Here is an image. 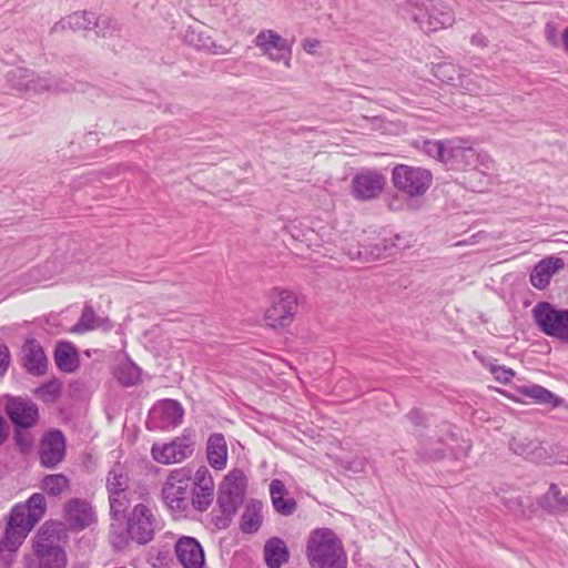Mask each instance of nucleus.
<instances>
[{
	"instance_id": "0eeeda50",
	"label": "nucleus",
	"mask_w": 568,
	"mask_h": 568,
	"mask_svg": "<svg viewBox=\"0 0 568 568\" xmlns=\"http://www.w3.org/2000/svg\"><path fill=\"white\" fill-rule=\"evenodd\" d=\"M405 246L406 242L398 234L388 239H381L376 236L369 242L364 240L363 243L361 242L355 246H349L346 250V254L353 261L371 262L382 257L392 256Z\"/></svg>"
},
{
	"instance_id": "c03bdc74",
	"label": "nucleus",
	"mask_w": 568,
	"mask_h": 568,
	"mask_svg": "<svg viewBox=\"0 0 568 568\" xmlns=\"http://www.w3.org/2000/svg\"><path fill=\"white\" fill-rule=\"evenodd\" d=\"M489 372L494 376V378L501 384L509 383L511 378L515 376V372L511 368L498 364H491L489 367Z\"/></svg>"
},
{
	"instance_id": "603ef678",
	"label": "nucleus",
	"mask_w": 568,
	"mask_h": 568,
	"mask_svg": "<svg viewBox=\"0 0 568 568\" xmlns=\"http://www.w3.org/2000/svg\"><path fill=\"white\" fill-rule=\"evenodd\" d=\"M470 41L474 45L481 47V48L486 47L488 43L487 38L481 33L474 34L471 37Z\"/></svg>"
},
{
	"instance_id": "f257e3e1",
	"label": "nucleus",
	"mask_w": 568,
	"mask_h": 568,
	"mask_svg": "<svg viewBox=\"0 0 568 568\" xmlns=\"http://www.w3.org/2000/svg\"><path fill=\"white\" fill-rule=\"evenodd\" d=\"M65 537L61 523H45L33 540L32 552L26 556V568H67Z\"/></svg>"
},
{
	"instance_id": "6e6552de",
	"label": "nucleus",
	"mask_w": 568,
	"mask_h": 568,
	"mask_svg": "<svg viewBox=\"0 0 568 568\" xmlns=\"http://www.w3.org/2000/svg\"><path fill=\"white\" fill-rule=\"evenodd\" d=\"M532 314L535 323L545 335L568 343V308H556L548 302H539Z\"/></svg>"
},
{
	"instance_id": "13d9d810",
	"label": "nucleus",
	"mask_w": 568,
	"mask_h": 568,
	"mask_svg": "<svg viewBox=\"0 0 568 568\" xmlns=\"http://www.w3.org/2000/svg\"><path fill=\"white\" fill-rule=\"evenodd\" d=\"M557 507H561L562 513H568V498L566 504H559Z\"/></svg>"
},
{
	"instance_id": "49530a36",
	"label": "nucleus",
	"mask_w": 568,
	"mask_h": 568,
	"mask_svg": "<svg viewBox=\"0 0 568 568\" xmlns=\"http://www.w3.org/2000/svg\"><path fill=\"white\" fill-rule=\"evenodd\" d=\"M406 417L408 418V420L415 425V426H425L426 425V416L424 415V413L418 409V408H414L412 409L407 415Z\"/></svg>"
},
{
	"instance_id": "a18cd8bd",
	"label": "nucleus",
	"mask_w": 568,
	"mask_h": 568,
	"mask_svg": "<svg viewBox=\"0 0 568 568\" xmlns=\"http://www.w3.org/2000/svg\"><path fill=\"white\" fill-rule=\"evenodd\" d=\"M129 535L128 532H111L110 535V540H111V544L113 546L114 549L119 550V551H123L128 548L129 546Z\"/></svg>"
},
{
	"instance_id": "bb28decb",
	"label": "nucleus",
	"mask_w": 568,
	"mask_h": 568,
	"mask_svg": "<svg viewBox=\"0 0 568 568\" xmlns=\"http://www.w3.org/2000/svg\"><path fill=\"white\" fill-rule=\"evenodd\" d=\"M93 23V12L90 11H81L74 12L62 18L60 21L55 22L51 28V33L61 32L65 29H70L72 31L80 30H91Z\"/></svg>"
},
{
	"instance_id": "37998d69",
	"label": "nucleus",
	"mask_w": 568,
	"mask_h": 568,
	"mask_svg": "<svg viewBox=\"0 0 568 568\" xmlns=\"http://www.w3.org/2000/svg\"><path fill=\"white\" fill-rule=\"evenodd\" d=\"M150 559L155 568H170L173 564V555L171 549L166 546L153 548L150 554Z\"/></svg>"
},
{
	"instance_id": "79ce46f5",
	"label": "nucleus",
	"mask_w": 568,
	"mask_h": 568,
	"mask_svg": "<svg viewBox=\"0 0 568 568\" xmlns=\"http://www.w3.org/2000/svg\"><path fill=\"white\" fill-rule=\"evenodd\" d=\"M92 29L98 36H112V33L116 30V22L109 16L102 14L95 17L93 13Z\"/></svg>"
},
{
	"instance_id": "9b49d317",
	"label": "nucleus",
	"mask_w": 568,
	"mask_h": 568,
	"mask_svg": "<svg viewBox=\"0 0 568 568\" xmlns=\"http://www.w3.org/2000/svg\"><path fill=\"white\" fill-rule=\"evenodd\" d=\"M6 77L8 84L18 92L41 93L49 90H69L60 88L50 77H36L32 71L24 68L11 69Z\"/></svg>"
},
{
	"instance_id": "cd10ccee",
	"label": "nucleus",
	"mask_w": 568,
	"mask_h": 568,
	"mask_svg": "<svg viewBox=\"0 0 568 568\" xmlns=\"http://www.w3.org/2000/svg\"><path fill=\"white\" fill-rule=\"evenodd\" d=\"M290 554L286 544L278 537L270 538L264 546V558L268 568H281Z\"/></svg>"
},
{
	"instance_id": "7c9ffc66",
	"label": "nucleus",
	"mask_w": 568,
	"mask_h": 568,
	"mask_svg": "<svg viewBox=\"0 0 568 568\" xmlns=\"http://www.w3.org/2000/svg\"><path fill=\"white\" fill-rule=\"evenodd\" d=\"M263 504L258 500H252L245 507L241 518V529L245 534L256 532L263 520Z\"/></svg>"
},
{
	"instance_id": "ddd939ff",
	"label": "nucleus",
	"mask_w": 568,
	"mask_h": 568,
	"mask_svg": "<svg viewBox=\"0 0 568 568\" xmlns=\"http://www.w3.org/2000/svg\"><path fill=\"white\" fill-rule=\"evenodd\" d=\"M6 414L17 428H31L39 420V409L31 399L22 397H11L6 404Z\"/></svg>"
},
{
	"instance_id": "f8f14e48",
	"label": "nucleus",
	"mask_w": 568,
	"mask_h": 568,
	"mask_svg": "<svg viewBox=\"0 0 568 568\" xmlns=\"http://www.w3.org/2000/svg\"><path fill=\"white\" fill-rule=\"evenodd\" d=\"M296 308V296L290 291L282 290L267 308L265 321L273 328L285 327L293 322Z\"/></svg>"
},
{
	"instance_id": "473e14b6",
	"label": "nucleus",
	"mask_w": 568,
	"mask_h": 568,
	"mask_svg": "<svg viewBox=\"0 0 568 568\" xmlns=\"http://www.w3.org/2000/svg\"><path fill=\"white\" fill-rule=\"evenodd\" d=\"M255 44L262 49L264 54H273V51L286 50L288 43L276 32L264 30L256 36Z\"/></svg>"
},
{
	"instance_id": "2f4dec72",
	"label": "nucleus",
	"mask_w": 568,
	"mask_h": 568,
	"mask_svg": "<svg viewBox=\"0 0 568 568\" xmlns=\"http://www.w3.org/2000/svg\"><path fill=\"white\" fill-rule=\"evenodd\" d=\"M141 369L130 358L120 362L114 369L116 381L125 386H133L140 381Z\"/></svg>"
},
{
	"instance_id": "f3484780",
	"label": "nucleus",
	"mask_w": 568,
	"mask_h": 568,
	"mask_svg": "<svg viewBox=\"0 0 568 568\" xmlns=\"http://www.w3.org/2000/svg\"><path fill=\"white\" fill-rule=\"evenodd\" d=\"M65 456V437L60 429H51L41 443L40 462L47 468L57 467Z\"/></svg>"
},
{
	"instance_id": "f704fd0d",
	"label": "nucleus",
	"mask_w": 568,
	"mask_h": 568,
	"mask_svg": "<svg viewBox=\"0 0 568 568\" xmlns=\"http://www.w3.org/2000/svg\"><path fill=\"white\" fill-rule=\"evenodd\" d=\"M568 497L561 496V491L556 484H551L549 490L541 497L540 506L548 513H562L559 504H566Z\"/></svg>"
},
{
	"instance_id": "4468645a",
	"label": "nucleus",
	"mask_w": 568,
	"mask_h": 568,
	"mask_svg": "<svg viewBox=\"0 0 568 568\" xmlns=\"http://www.w3.org/2000/svg\"><path fill=\"white\" fill-rule=\"evenodd\" d=\"M214 497V481L206 467H200L192 478L191 509L203 513L211 506Z\"/></svg>"
},
{
	"instance_id": "4be33fe9",
	"label": "nucleus",
	"mask_w": 568,
	"mask_h": 568,
	"mask_svg": "<svg viewBox=\"0 0 568 568\" xmlns=\"http://www.w3.org/2000/svg\"><path fill=\"white\" fill-rule=\"evenodd\" d=\"M516 390L536 404L549 405L552 408L561 406L564 402L562 398L538 384H521L516 387Z\"/></svg>"
},
{
	"instance_id": "864d4df0",
	"label": "nucleus",
	"mask_w": 568,
	"mask_h": 568,
	"mask_svg": "<svg viewBox=\"0 0 568 568\" xmlns=\"http://www.w3.org/2000/svg\"><path fill=\"white\" fill-rule=\"evenodd\" d=\"M8 438V432L6 427V420L0 414V446H2Z\"/></svg>"
},
{
	"instance_id": "6e6d98bb",
	"label": "nucleus",
	"mask_w": 568,
	"mask_h": 568,
	"mask_svg": "<svg viewBox=\"0 0 568 568\" xmlns=\"http://www.w3.org/2000/svg\"><path fill=\"white\" fill-rule=\"evenodd\" d=\"M560 41L562 43L565 51L568 54V27L564 29Z\"/></svg>"
},
{
	"instance_id": "dca6fc26",
	"label": "nucleus",
	"mask_w": 568,
	"mask_h": 568,
	"mask_svg": "<svg viewBox=\"0 0 568 568\" xmlns=\"http://www.w3.org/2000/svg\"><path fill=\"white\" fill-rule=\"evenodd\" d=\"M174 554L183 568H203L204 550L199 540L191 536H181L174 544Z\"/></svg>"
},
{
	"instance_id": "5fc2aeb1",
	"label": "nucleus",
	"mask_w": 568,
	"mask_h": 568,
	"mask_svg": "<svg viewBox=\"0 0 568 568\" xmlns=\"http://www.w3.org/2000/svg\"><path fill=\"white\" fill-rule=\"evenodd\" d=\"M303 47L306 52L313 53L315 51V48L317 47V41L306 40Z\"/></svg>"
},
{
	"instance_id": "f03ea898",
	"label": "nucleus",
	"mask_w": 568,
	"mask_h": 568,
	"mask_svg": "<svg viewBox=\"0 0 568 568\" xmlns=\"http://www.w3.org/2000/svg\"><path fill=\"white\" fill-rule=\"evenodd\" d=\"M399 13L426 32H436L455 23V13L444 0H406Z\"/></svg>"
},
{
	"instance_id": "58836bf2",
	"label": "nucleus",
	"mask_w": 568,
	"mask_h": 568,
	"mask_svg": "<svg viewBox=\"0 0 568 568\" xmlns=\"http://www.w3.org/2000/svg\"><path fill=\"white\" fill-rule=\"evenodd\" d=\"M98 317L99 316L95 314L93 307L90 304H85L79 321L72 327V332L81 334L94 329V325L95 322L98 321Z\"/></svg>"
},
{
	"instance_id": "a211bd4d",
	"label": "nucleus",
	"mask_w": 568,
	"mask_h": 568,
	"mask_svg": "<svg viewBox=\"0 0 568 568\" xmlns=\"http://www.w3.org/2000/svg\"><path fill=\"white\" fill-rule=\"evenodd\" d=\"M479 162V154L462 140H450L446 165L454 170L476 169Z\"/></svg>"
},
{
	"instance_id": "09e8293b",
	"label": "nucleus",
	"mask_w": 568,
	"mask_h": 568,
	"mask_svg": "<svg viewBox=\"0 0 568 568\" xmlns=\"http://www.w3.org/2000/svg\"><path fill=\"white\" fill-rule=\"evenodd\" d=\"M10 362V353L6 345L0 346V375L4 374Z\"/></svg>"
},
{
	"instance_id": "c9c22d12",
	"label": "nucleus",
	"mask_w": 568,
	"mask_h": 568,
	"mask_svg": "<svg viewBox=\"0 0 568 568\" xmlns=\"http://www.w3.org/2000/svg\"><path fill=\"white\" fill-rule=\"evenodd\" d=\"M69 487V479L63 474L47 475L41 480V489L51 496H59Z\"/></svg>"
},
{
	"instance_id": "6ab92c4d",
	"label": "nucleus",
	"mask_w": 568,
	"mask_h": 568,
	"mask_svg": "<svg viewBox=\"0 0 568 568\" xmlns=\"http://www.w3.org/2000/svg\"><path fill=\"white\" fill-rule=\"evenodd\" d=\"M23 367L33 376L44 375L48 358L41 344L34 338H28L22 345Z\"/></svg>"
},
{
	"instance_id": "3c124183",
	"label": "nucleus",
	"mask_w": 568,
	"mask_h": 568,
	"mask_svg": "<svg viewBox=\"0 0 568 568\" xmlns=\"http://www.w3.org/2000/svg\"><path fill=\"white\" fill-rule=\"evenodd\" d=\"M546 33H547V39L548 41L554 45V47H558L559 45V40L556 36V29L551 26V24H547L546 27Z\"/></svg>"
},
{
	"instance_id": "a19ab883",
	"label": "nucleus",
	"mask_w": 568,
	"mask_h": 568,
	"mask_svg": "<svg viewBox=\"0 0 568 568\" xmlns=\"http://www.w3.org/2000/svg\"><path fill=\"white\" fill-rule=\"evenodd\" d=\"M186 41L199 50H207L217 53L216 45L211 37L205 36L202 31L191 30L185 36Z\"/></svg>"
},
{
	"instance_id": "4d7b16f0",
	"label": "nucleus",
	"mask_w": 568,
	"mask_h": 568,
	"mask_svg": "<svg viewBox=\"0 0 568 568\" xmlns=\"http://www.w3.org/2000/svg\"><path fill=\"white\" fill-rule=\"evenodd\" d=\"M51 387H52V386H51V385H49V384L43 385V386H41V387L39 388V392H40V393H49V394H51Z\"/></svg>"
},
{
	"instance_id": "423d86ee",
	"label": "nucleus",
	"mask_w": 568,
	"mask_h": 568,
	"mask_svg": "<svg viewBox=\"0 0 568 568\" xmlns=\"http://www.w3.org/2000/svg\"><path fill=\"white\" fill-rule=\"evenodd\" d=\"M161 528V518L144 504H136L128 515L126 532L130 540L139 545L149 544Z\"/></svg>"
},
{
	"instance_id": "7ed1b4c3",
	"label": "nucleus",
	"mask_w": 568,
	"mask_h": 568,
	"mask_svg": "<svg viewBox=\"0 0 568 568\" xmlns=\"http://www.w3.org/2000/svg\"><path fill=\"white\" fill-rule=\"evenodd\" d=\"M306 556L311 568H346L347 557L341 539L329 528H317L308 537Z\"/></svg>"
},
{
	"instance_id": "bf43d9fd",
	"label": "nucleus",
	"mask_w": 568,
	"mask_h": 568,
	"mask_svg": "<svg viewBox=\"0 0 568 568\" xmlns=\"http://www.w3.org/2000/svg\"><path fill=\"white\" fill-rule=\"evenodd\" d=\"M14 438H16V442H17L18 445L22 444L21 435L18 432L16 433Z\"/></svg>"
},
{
	"instance_id": "de8ad7c7",
	"label": "nucleus",
	"mask_w": 568,
	"mask_h": 568,
	"mask_svg": "<svg viewBox=\"0 0 568 568\" xmlns=\"http://www.w3.org/2000/svg\"><path fill=\"white\" fill-rule=\"evenodd\" d=\"M272 61H284L286 67H290V60H291V48L287 44L286 50L281 51H273V54H266Z\"/></svg>"
},
{
	"instance_id": "20e7f679",
	"label": "nucleus",
	"mask_w": 568,
	"mask_h": 568,
	"mask_svg": "<svg viewBox=\"0 0 568 568\" xmlns=\"http://www.w3.org/2000/svg\"><path fill=\"white\" fill-rule=\"evenodd\" d=\"M192 477L189 470L170 473L162 487V500L174 518L187 517L191 510Z\"/></svg>"
},
{
	"instance_id": "393cba45",
	"label": "nucleus",
	"mask_w": 568,
	"mask_h": 568,
	"mask_svg": "<svg viewBox=\"0 0 568 568\" xmlns=\"http://www.w3.org/2000/svg\"><path fill=\"white\" fill-rule=\"evenodd\" d=\"M206 457L211 467L216 470L225 468L227 462V446L220 433L210 435L206 443Z\"/></svg>"
},
{
	"instance_id": "c85d7f7f",
	"label": "nucleus",
	"mask_w": 568,
	"mask_h": 568,
	"mask_svg": "<svg viewBox=\"0 0 568 568\" xmlns=\"http://www.w3.org/2000/svg\"><path fill=\"white\" fill-rule=\"evenodd\" d=\"M246 489V478L242 470H232L220 486L219 494L244 500Z\"/></svg>"
},
{
	"instance_id": "aec40b11",
	"label": "nucleus",
	"mask_w": 568,
	"mask_h": 568,
	"mask_svg": "<svg viewBox=\"0 0 568 568\" xmlns=\"http://www.w3.org/2000/svg\"><path fill=\"white\" fill-rule=\"evenodd\" d=\"M562 258L549 256L539 261L530 273V283L538 290H544L550 282L554 274L564 268Z\"/></svg>"
},
{
	"instance_id": "b1692460",
	"label": "nucleus",
	"mask_w": 568,
	"mask_h": 568,
	"mask_svg": "<svg viewBox=\"0 0 568 568\" xmlns=\"http://www.w3.org/2000/svg\"><path fill=\"white\" fill-rule=\"evenodd\" d=\"M270 495L274 510L281 516H291L296 510V501L287 497L285 485L280 479H273L270 484Z\"/></svg>"
},
{
	"instance_id": "e433bc0d",
	"label": "nucleus",
	"mask_w": 568,
	"mask_h": 568,
	"mask_svg": "<svg viewBox=\"0 0 568 568\" xmlns=\"http://www.w3.org/2000/svg\"><path fill=\"white\" fill-rule=\"evenodd\" d=\"M448 145H450V140H446V141L426 140L423 142V151L428 156L436 159L437 161L445 164L447 161Z\"/></svg>"
},
{
	"instance_id": "4c0bfd02",
	"label": "nucleus",
	"mask_w": 568,
	"mask_h": 568,
	"mask_svg": "<svg viewBox=\"0 0 568 568\" xmlns=\"http://www.w3.org/2000/svg\"><path fill=\"white\" fill-rule=\"evenodd\" d=\"M418 454L425 459L437 460L445 456V445L440 439L435 443L430 439L422 440Z\"/></svg>"
},
{
	"instance_id": "72a5a7b5",
	"label": "nucleus",
	"mask_w": 568,
	"mask_h": 568,
	"mask_svg": "<svg viewBox=\"0 0 568 568\" xmlns=\"http://www.w3.org/2000/svg\"><path fill=\"white\" fill-rule=\"evenodd\" d=\"M106 489L111 496H120V493L128 491V476L120 464L114 465L108 473Z\"/></svg>"
},
{
	"instance_id": "1a4fd4ad",
	"label": "nucleus",
	"mask_w": 568,
	"mask_h": 568,
	"mask_svg": "<svg viewBox=\"0 0 568 568\" xmlns=\"http://www.w3.org/2000/svg\"><path fill=\"white\" fill-rule=\"evenodd\" d=\"M184 416L182 405L175 399H163L153 405L146 419L149 430H170L178 427Z\"/></svg>"
},
{
	"instance_id": "ea45409f",
	"label": "nucleus",
	"mask_w": 568,
	"mask_h": 568,
	"mask_svg": "<svg viewBox=\"0 0 568 568\" xmlns=\"http://www.w3.org/2000/svg\"><path fill=\"white\" fill-rule=\"evenodd\" d=\"M110 515L114 520H121L130 506L128 491L120 493V496L109 495Z\"/></svg>"
},
{
	"instance_id": "8fccbe9b",
	"label": "nucleus",
	"mask_w": 568,
	"mask_h": 568,
	"mask_svg": "<svg viewBox=\"0 0 568 568\" xmlns=\"http://www.w3.org/2000/svg\"><path fill=\"white\" fill-rule=\"evenodd\" d=\"M113 323L108 317H98L95 322L94 329H102L103 332H109L113 328Z\"/></svg>"
},
{
	"instance_id": "9d476101",
	"label": "nucleus",
	"mask_w": 568,
	"mask_h": 568,
	"mask_svg": "<svg viewBox=\"0 0 568 568\" xmlns=\"http://www.w3.org/2000/svg\"><path fill=\"white\" fill-rule=\"evenodd\" d=\"M194 445L192 432L184 429L182 436L174 438L170 443L163 445L154 444L151 454L153 459L160 464L181 463L193 454Z\"/></svg>"
},
{
	"instance_id": "c756f323",
	"label": "nucleus",
	"mask_w": 568,
	"mask_h": 568,
	"mask_svg": "<svg viewBox=\"0 0 568 568\" xmlns=\"http://www.w3.org/2000/svg\"><path fill=\"white\" fill-rule=\"evenodd\" d=\"M243 503V500H235V498L219 494L217 495V507L220 515H215L214 524L220 529H225L229 527L232 517L235 515L237 508Z\"/></svg>"
},
{
	"instance_id": "2eb2a0df",
	"label": "nucleus",
	"mask_w": 568,
	"mask_h": 568,
	"mask_svg": "<svg viewBox=\"0 0 568 568\" xmlns=\"http://www.w3.org/2000/svg\"><path fill=\"white\" fill-rule=\"evenodd\" d=\"M385 178L371 170L358 172L352 180V193L355 199L368 201L376 199L383 191Z\"/></svg>"
},
{
	"instance_id": "052dcab7",
	"label": "nucleus",
	"mask_w": 568,
	"mask_h": 568,
	"mask_svg": "<svg viewBox=\"0 0 568 568\" xmlns=\"http://www.w3.org/2000/svg\"><path fill=\"white\" fill-rule=\"evenodd\" d=\"M446 68H447V65H439L438 67V72H444Z\"/></svg>"
},
{
	"instance_id": "5701e85b",
	"label": "nucleus",
	"mask_w": 568,
	"mask_h": 568,
	"mask_svg": "<svg viewBox=\"0 0 568 568\" xmlns=\"http://www.w3.org/2000/svg\"><path fill=\"white\" fill-rule=\"evenodd\" d=\"M509 446L516 455L523 456L534 463L542 462L548 458L547 449L537 439L513 438Z\"/></svg>"
},
{
	"instance_id": "a878e982",
	"label": "nucleus",
	"mask_w": 568,
	"mask_h": 568,
	"mask_svg": "<svg viewBox=\"0 0 568 568\" xmlns=\"http://www.w3.org/2000/svg\"><path fill=\"white\" fill-rule=\"evenodd\" d=\"M53 358L57 367L64 373H73L79 366L78 351L70 342H59Z\"/></svg>"
},
{
	"instance_id": "412c9836",
	"label": "nucleus",
	"mask_w": 568,
	"mask_h": 568,
	"mask_svg": "<svg viewBox=\"0 0 568 568\" xmlns=\"http://www.w3.org/2000/svg\"><path fill=\"white\" fill-rule=\"evenodd\" d=\"M65 518L74 528L84 529L94 521V513L88 501L74 498L65 506Z\"/></svg>"
},
{
	"instance_id": "39448f33",
	"label": "nucleus",
	"mask_w": 568,
	"mask_h": 568,
	"mask_svg": "<svg viewBox=\"0 0 568 568\" xmlns=\"http://www.w3.org/2000/svg\"><path fill=\"white\" fill-rule=\"evenodd\" d=\"M394 187L408 199H418L426 194L433 184V173L422 166L396 164L390 172Z\"/></svg>"
},
{
	"instance_id": "680f3d73",
	"label": "nucleus",
	"mask_w": 568,
	"mask_h": 568,
	"mask_svg": "<svg viewBox=\"0 0 568 568\" xmlns=\"http://www.w3.org/2000/svg\"><path fill=\"white\" fill-rule=\"evenodd\" d=\"M83 93H87L89 94L90 98H92V94L89 92V90H83V89H80Z\"/></svg>"
}]
</instances>
